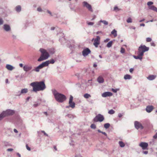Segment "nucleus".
Instances as JSON below:
<instances>
[{"label":"nucleus","instance_id":"nucleus-1","mask_svg":"<svg viewBox=\"0 0 157 157\" xmlns=\"http://www.w3.org/2000/svg\"><path fill=\"white\" fill-rule=\"evenodd\" d=\"M30 86L33 87V91L37 92L44 90L46 88V85L44 81L35 82L31 83Z\"/></svg>","mask_w":157,"mask_h":157},{"label":"nucleus","instance_id":"nucleus-2","mask_svg":"<svg viewBox=\"0 0 157 157\" xmlns=\"http://www.w3.org/2000/svg\"><path fill=\"white\" fill-rule=\"evenodd\" d=\"M52 91L56 100L58 102H62L66 100V97L64 95L58 93L55 89L52 90Z\"/></svg>","mask_w":157,"mask_h":157},{"label":"nucleus","instance_id":"nucleus-3","mask_svg":"<svg viewBox=\"0 0 157 157\" xmlns=\"http://www.w3.org/2000/svg\"><path fill=\"white\" fill-rule=\"evenodd\" d=\"M39 51L41 53V55L40 57L38 59V61L40 62L46 59L49 57V54L46 50L41 48L40 49Z\"/></svg>","mask_w":157,"mask_h":157},{"label":"nucleus","instance_id":"nucleus-4","mask_svg":"<svg viewBox=\"0 0 157 157\" xmlns=\"http://www.w3.org/2000/svg\"><path fill=\"white\" fill-rule=\"evenodd\" d=\"M149 49V47H147L145 45H141L139 47L138 52L140 53L141 55L144 56V53L148 51Z\"/></svg>","mask_w":157,"mask_h":157},{"label":"nucleus","instance_id":"nucleus-5","mask_svg":"<svg viewBox=\"0 0 157 157\" xmlns=\"http://www.w3.org/2000/svg\"><path fill=\"white\" fill-rule=\"evenodd\" d=\"M2 113L5 117L8 116L13 115L14 113V111L13 110L7 109L5 111H3Z\"/></svg>","mask_w":157,"mask_h":157},{"label":"nucleus","instance_id":"nucleus-6","mask_svg":"<svg viewBox=\"0 0 157 157\" xmlns=\"http://www.w3.org/2000/svg\"><path fill=\"white\" fill-rule=\"evenodd\" d=\"M104 119V118L102 115L101 114H98L94 118V122L99 121L101 122Z\"/></svg>","mask_w":157,"mask_h":157},{"label":"nucleus","instance_id":"nucleus-7","mask_svg":"<svg viewBox=\"0 0 157 157\" xmlns=\"http://www.w3.org/2000/svg\"><path fill=\"white\" fill-rule=\"evenodd\" d=\"M100 37L98 36H97L96 38H93L92 39V41L94 40L93 45L96 48L98 47V45L100 43Z\"/></svg>","mask_w":157,"mask_h":157},{"label":"nucleus","instance_id":"nucleus-8","mask_svg":"<svg viewBox=\"0 0 157 157\" xmlns=\"http://www.w3.org/2000/svg\"><path fill=\"white\" fill-rule=\"evenodd\" d=\"M73 99V96L71 95L69 102V105L66 106V108H68L69 107H71L72 108H75V104L74 102L72 101Z\"/></svg>","mask_w":157,"mask_h":157},{"label":"nucleus","instance_id":"nucleus-9","mask_svg":"<svg viewBox=\"0 0 157 157\" xmlns=\"http://www.w3.org/2000/svg\"><path fill=\"white\" fill-rule=\"evenodd\" d=\"M82 4L83 7H86L89 11L92 12H93L91 5L86 2L84 1L82 2Z\"/></svg>","mask_w":157,"mask_h":157},{"label":"nucleus","instance_id":"nucleus-10","mask_svg":"<svg viewBox=\"0 0 157 157\" xmlns=\"http://www.w3.org/2000/svg\"><path fill=\"white\" fill-rule=\"evenodd\" d=\"M43 62L41 64L39 65L37 67H35V68L32 70V71H35L37 72H38L40 71V69H42L43 67H45V65L44 64Z\"/></svg>","mask_w":157,"mask_h":157},{"label":"nucleus","instance_id":"nucleus-11","mask_svg":"<svg viewBox=\"0 0 157 157\" xmlns=\"http://www.w3.org/2000/svg\"><path fill=\"white\" fill-rule=\"evenodd\" d=\"M90 52L91 51L90 49L88 48H86L83 50L82 54L85 57L87 56Z\"/></svg>","mask_w":157,"mask_h":157},{"label":"nucleus","instance_id":"nucleus-12","mask_svg":"<svg viewBox=\"0 0 157 157\" xmlns=\"http://www.w3.org/2000/svg\"><path fill=\"white\" fill-rule=\"evenodd\" d=\"M134 125L135 128L137 129L139 128L142 129L143 128V127L142 126L141 124L137 121H135V122Z\"/></svg>","mask_w":157,"mask_h":157},{"label":"nucleus","instance_id":"nucleus-13","mask_svg":"<svg viewBox=\"0 0 157 157\" xmlns=\"http://www.w3.org/2000/svg\"><path fill=\"white\" fill-rule=\"evenodd\" d=\"M32 68V66L29 64L25 65L23 67L24 70L26 72H27L31 70Z\"/></svg>","mask_w":157,"mask_h":157},{"label":"nucleus","instance_id":"nucleus-14","mask_svg":"<svg viewBox=\"0 0 157 157\" xmlns=\"http://www.w3.org/2000/svg\"><path fill=\"white\" fill-rule=\"evenodd\" d=\"M113 95V94L109 92H106L103 93L101 94V96L104 98L107 97H110Z\"/></svg>","mask_w":157,"mask_h":157},{"label":"nucleus","instance_id":"nucleus-15","mask_svg":"<svg viewBox=\"0 0 157 157\" xmlns=\"http://www.w3.org/2000/svg\"><path fill=\"white\" fill-rule=\"evenodd\" d=\"M139 146L142 148L143 150H145L147 148L148 144L147 143L142 142L140 144Z\"/></svg>","mask_w":157,"mask_h":157},{"label":"nucleus","instance_id":"nucleus-16","mask_svg":"<svg viewBox=\"0 0 157 157\" xmlns=\"http://www.w3.org/2000/svg\"><path fill=\"white\" fill-rule=\"evenodd\" d=\"M55 62V61L53 59H52L50 60H48L45 62H44L43 63H44V65L45 67L48 66L49 64H53Z\"/></svg>","mask_w":157,"mask_h":157},{"label":"nucleus","instance_id":"nucleus-17","mask_svg":"<svg viewBox=\"0 0 157 157\" xmlns=\"http://www.w3.org/2000/svg\"><path fill=\"white\" fill-rule=\"evenodd\" d=\"M3 29L6 32H9L11 30L10 25L7 24H5L3 26Z\"/></svg>","mask_w":157,"mask_h":157},{"label":"nucleus","instance_id":"nucleus-18","mask_svg":"<svg viewBox=\"0 0 157 157\" xmlns=\"http://www.w3.org/2000/svg\"><path fill=\"white\" fill-rule=\"evenodd\" d=\"M137 54L138 55L137 56H134V58L136 59H139L140 60V61H141L143 58V56L141 55H140V53L138 52H137Z\"/></svg>","mask_w":157,"mask_h":157},{"label":"nucleus","instance_id":"nucleus-19","mask_svg":"<svg viewBox=\"0 0 157 157\" xmlns=\"http://www.w3.org/2000/svg\"><path fill=\"white\" fill-rule=\"evenodd\" d=\"M153 108L152 106H148L147 107L146 110L148 113L151 112L153 109Z\"/></svg>","mask_w":157,"mask_h":157},{"label":"nucleus","instance_id":"nucleus-20","mask_svg":"<svg viewBox=\"0 0 157 157\" xmlns=\"http://www.w3.org/2000/svg\"><path fill=\"white\" fill-rule=\"evenodd\" d=\"M97 81L99 83H103L104 82V79L102 77L100 76L98 77Z\"/></svg>","mask_w":157,"mask_h":157},{"label":"nucleus","instance_id":"nucleus-21","mask_svg":"<svg viewBox=\"0 0 157 157\" xmlns=\"http://www.w3.org/2000/svg\"><path fill=\"white\" fill-rule=\"evenodd\" d=\"M6 68L9 70L12 71L14 69V67L12 66L10 64H6Z\"/></svg>","mask_w":157,"mask_h":157},{"label":"nucleus","instance_id":"nucleus-22","mask_svg":"<svg viewBox=\"0 0 157 157\" xmlns=\"http://www.w3.org/2000/svg\"><path fill=\"white\" fill-rule=\"evenodd\" d=\"M15 9L16 12L19 13L21 11V6L20 5H17L15 7Z\"/></svg>","mask_w":157,"mask_h":157},{"label":"nucleus","instance_id":"nucleus-23","mask_svg":"<svg viewBox=\"0 0 157 157\" xmlns=\"http://www.w3.org/2000/svg\"><path fill=\"white\" fill-rule=\"evenodd\" d=\"M156 76L153 75H150L147 78V79L149 80H152L154 79Z\"/></svg>","mask_w":157,"mask_h":157},{"label":"nucleus","instance_id":"nucleus-24","mask_svg":"<svg viewBox=\"0 0 157 157\" xmlns=\"http://www.w3.org/2000/svg\"><path fill=\"white\" fill-rule=\"evenodd\" d=\"M21 93L22 94H24L27 93L28 91V90L27 88H24L21 90Z\"/></svg>","mask_w":157,"mask_h":157},{"label":"nucleus","instance_id":"nucleus-25","mask_svg":"<svg viewBox=\"0 0 157 157\" xmlns=\"http://www.w3.org/2000/svg\"><path fill=\"white\" fill-rule=\"evenodd\" d=\"M149 9L157 12V8L154 6H149Z\"/></svg>","mask_w":157,"mask_h":157},{"label":"nucleus","instance_id":"nucleus-26","mask_svg":"<svg viewBox=\"0 0 157 157\" xmlns=\"http://www.w3.org/2000/svg\"><path fill=\"white\" fill-rule=\"evenodd\" d=\"M132 78L131 76L129 75H126L124 76V78L125 79H130Z\"/></svg>","mask_w":157,"mask_h":157},{"label":"nucleus","instance_id":"nucleus-27","mask_svg":"<svg viewBox=\"0 0 157 157\" xmlns=\"http://www.w3.org/2000/svg\"><path fill=\"white\" fill-rule=\"evenodd\" d=\"M119 144L120 147H123L125 146V144L122 141H120Z\"/></svg>","mask_w":157,"mask_h":157},{"label":"nucleus","instance_id":"nucleus-28","mask_svg":"<svg viewBox=\"0 0 157 157\" xmlns=\"http://www.w3.org/2000/svg\"><path fill=\"white\" fill-rule=\"evenodd\" d=\"M111 33L113 35L114 37H116L117 36V32L115 29L111 32Z\"/></svg>","mask_w":157,"mask_h":157},{"label":"nucleus","instance_id":"nucleus-29","mask_svg":"<svg viewBox=\"0 0 157 157\" xmlns=\"http://www.w3.org/2000/svg\"><path fill=\"white\" fill-rule=\"evenodd\" d=\"M113 41H109L108 43L107 44L106 46L108 48H110L111 47L112 45Z\"/></svg>","mask_w":157,"mask_h":157},{"label":"nucleus","instance_id":"nucleus-30","mask_svg":"<svg viewBox=\"0 0 157 157\" xmlns=\"http://www.w3.org/2000/svg\"><path fill=\"white\" fill-rule=\"evenodd\" d=\"M83 96L85 98L87 99V98H88L90 97L91 95L90 94H89L86 93V94H85Z\"/></svg>","mask_w":157,"mask_h":157},{"label":"nucleus","instance_id":"nucleus-31","mask_svg":"<svg viewBox=\"0 0 157 157\" xmlns=\"http://www.w3.org/2000/svg\"><path fill=\"white\" fill-rule=\"evenodd\" d=\"M110 126V124L109 123H106L104 125V127L106 129L108 128Z\"/></svg>","mask_w":157,"mask_h":157},{"label":"nucleus","instance_id":"nucleus-32","mask_svg":"<svg viewBox=\"0 0 157 157\" xmlns=\"http://www.w3.org/2000/svg\"><path fill=\"white\" fill-rule=\"evenodd\" d=\"M99 22H102L105 25H108V22L105 20H101Z\"/></svg>","mask_w":157,"mask_h":157},{"label":"nucleus","instance_id":"nucleus-33","mask_svg":"<svg viewBox=\"0 0 157 157\" xmlns=\"http://www.w3.org/2000/svg\"><path fill=\"white\" fill-rule=\"evenodd\" d=\"M115 113V111L113 109H111L108 111V113L110 114H113Z\"/></svg>","mask_w":157,"mask_h":157},{"label":"nucleus","instance_id":"nucleus-34","mask_svg":"<svg viewBox=\"0 0 157 157\" xmlns=\"http://www.w3.org/2000/svg\"><path fill=\"white\" fill-rule=\"evenodd\" d=\"M153 4V2H152L150 1L147 2V5L148 6V8H149V6H151V5H152Z\"/></svg>","mask_w":157,"mask_h":157},{"label":"nucleus","instance_id":"nucleus-35","mask_svg":"<svg viewBox=\"0 0 157 157\" xmlns=\"http://www.w3.org/2000/svg\"><path fill=\"white\" fill-rule=\"evenodd\" d=\"M127 22L128 23H132V19L130 17L128 18L127 20Z\"/></svg>","mask_w":157,"mask_h":157},{"label":"nucleus","instance_id":"nucleus-36","mask_svg":"<svg viewBox=\"0 0 157 157\" xmlns=\"http://www.w3.org/2000/svg\"><path fill=\"white\" fill-rule=\"evenodd\" d=\"M125 49L124 48H123L122 47L121 48V51H120L121 53H124L125 52Z\"/></svg>","mask_w":157,"mask_h":157},{"label":"nucleus","instance_id":"nucleus-37","mask_svg":"<svg viewBox=\"0 0 157 157\" xmlns=\"http://www.w3.org/2000/svg\"><path fill=\"white\" fill-rule=\"evenodd\" d=\"M90 127L92 128L95 129L96 128V126L94 124H91V125L90 126Z\"/></svg>","mask_w":157,"mask_h":157},{"label":"nucleus","instance_id":"nucleus-38","mask_svg":"<svg viewBox=\"0 0 157 157\" xmlns=\"http://www.w3.org/2000/svg\"><path fill=\"white\" fill-rule=\"evenodd\" d=\"M17 94L16 95L17 96H21V95H22V94L21 93V91H18L17 93Z\"/></svg>","mask_w":157,"mask_h":157},{"label":"nucleus","instance_id":"nucleus-39","mask_svg":"<svg viewBox=\"0 0 157 157\" xmlns=\"http://www.w3.org/2000/svg\"><path fill=\"white\" fill-rule=\"evenodd\" d=\"M40 105V103H37L36 104H35L33 105V106L34 107H36Z\"/></svg>","mask_w":157,"mask_h":157},{"label":"nucleus","instance_id":"nucleus-40","mask_svg":"<svg viewBox=\"0 0 157 157\" xmlns=\"http://www.w3.org/2000/svg\"><path fill=\"white\" fill-rule=\"evenodd\" d=\"M37 10L39 12H41L43 11L41 8L40 7H38L37 9Z\"/></svg>","mask_w":157,"mask_h":157},{"label":"nucleus","instance_id":"nucleus-41","mask_svg":"<svg viewBox=\"0 0 157 157\" xmlns=\"http://www.w3.org/2000/svg\"><path fill=\"white\" fill-rule=\"evenodd\" d=\"M151 41V39L150 37H147L146 38V41L147 42H150Z\"/></svg>","mask_w":157,"mask_h":157},{"label":"nucleus","instance_id":"nucleus-42","mask_svg":"<svg viewBox=\"0 0 157 157\" xmlns=\"http://www.w3.org/2000/svg\"><path fill=\"white\" fill-rule=\"evenodd\" d=\"M4 21L2 18H0V25H2L3 24Z\"/></svg>","mask_w":157,"mask_h":157},{"label":"nucleus","instance_id":"nucleus-43","mask_svg":"<svg viewBox=\"0 0 157 157\" xmlns=\"http://www.w3.org/2000/svg\"><path fill=\"white\" fill-rule=\"evenodd\" d=\"M118 90L117 89H114L113 88H112V90L114 93H116L117 90Z\"/></svg>","mask_w":157,"mask_h":157},{"label":"nucleus","instance_id":"nucleus-44","mask_svg":"<svg viewBox=\"0 0 157 157\" xmlns=\"http://www.w3.org/2000/svg\"><path fill=\"white\" fill-rule=\"evenodd\" d=\"M4 116L3 115L2 113L0 114V121L2 120L4 117Z\"/></svg>","mask_w":157,"mask_h":157},{"label":"nucleus","instance_id":"nucleus-45","mask_svg":"<svg viewBox=\"0 0 157 157\" xmlns=\"http://www.w3.org/2000/svg\"><path fill=\"white\" fill-rule=\"evenodd\" d=\"M26 149L29 151H30L31 150V148H30L29 147L27 144H26Z\"/></svg>","mask_w":157,"mask_h":157},{"label":"nucleus","instance_id":"nucleus-46","mask_svg":"<svg viewBox=\"0 0 157 157\" xmlns=\"http://www.w3.org/2000/svg\"><path fill=\"white\" fill-rule=\"evenodd\" d=\"M67 116L69 118H73V116L71 114H68Z\"/></svg>","mask_w":157,"mask_h":157},{"label":"nucleus","instance_id":"nucleus-47","mask_svg":"<svg viewBox=\"0 0 157 157\" xmlns=\"http://www.w3.org/2000/svg\"><path fill=\"white\" fill-rule=\"evenodd\" d=\"M41 132H42L44 134V135H45V136H48V135L44 131H41Z\"/></svg>","mask_w":157,"mask_h":157},{"label":"nucleus","instance_id":"nucleus-48","mask_svg":"<svg viewBox=\"0 0 157 157\" xmlns=\"http://www.w3.org/2000/svg\"><path fill=\"white\" fill-rule=\"evenodd\" d=\"M153 138L155 139L157 138V132H156L155 135L153 136Z\"/></svg>","mask_w":157,"mask_h":157},{"label":"nucleus","instance_id":"nucleus-49","mask_svg":"<svg viewBox=\"0 0 157 157\" xmlns=\"http://www.w3.org/2000/svg\"><path fill=\"white\" fill-rule=\"evenodd\" d=\"M94 23L92 22H89L88 23V25H94Z\"/></svg>","mask_w":157,"mask_h":157},{"label":"nucleus","instance_id":"nucleus-50","mask_svg":"<svg viewBox=\"0 0 157 157\" xmlns=\"http://www.w3.org/2000/svg\"><path fill=\"white\" fill-rule=\"evenodd\" d=\"M13 149L12 148H8L7 149V151H13Z\"/></svg>","mask_w":157,"mask_h":157},{"label":"nucleus","instance_id":"nucleus-51","mask_svg":"<svg viewBox=\"0 0 157 157\" xmlns=\"http://www.w3.org/2000/svg\"><path fill=\"white\" fill-rule=\"evenodd\" d=\"M114 10H119V9L117 6H115L114 8Z\"/></svg>","mask_w":157,"mask_h":157},{"label":"nucleus","instance_id":"nucleus-52","mask_svg":"<svg viewBox=\"0 0 157 157\" xmlns=\"http://www.w3.org/2000/svg\"><path fill=\"white\" fill-rule=\"evenodd\" d=\"M151 46H153L154 47H155V44L154 42H151Z\"/></svg>","mask_w":157,"mask_h":157},{"label":"nucleus","instance_id":"nucleus-53","mask_svg":"<svg viewBox=\"0 0 157 157\" xmlns=\"http://www.w3.org/2000/svg\"><path fill=\"white\" fill-rule=\"evenodd\" d=\"M143 153L145 155H146L148 154V151H143Z\"/></svg>","mask_w":157,"mask_h":157},{"label":"nucleus","instance_id":"nucleus-54","mask_svg":"<svg viewBox=\"0 0 157 157\" xmlns=\"http://www.w3.org/2000/svg\"><path fill=\"white\" fill-rule=\"evenodd\" d=\"M47 12H48V13L51 16H52V14L51 12L49 10H47Z\"/></svg>","mask_w":157,"mask_h":157},{"label":"nucleus","instance_id":"nucleus-55","mask_svg":"<svg viewBox=\"0 0 157 157\" xmlns=\"http://www.w3.org/2000/svg\"><path fill=\"white\" fill-rule=\"evenodd\" d=\"M133 68H131L129 70V71L130 73H132L133 71Z\"/></svg>","mask_w":157,"mask_h":157},{"label":"nucleus","instance_id":"nucleus-56","mask_svg":"<svg viewBox=\"0 0 157 157\" xmlns=\"http://www.w3.org/2000/svg\"><path fill=\"white\" fill-rule=\"evenodd\" d=\"M12 37L13 39H16V36L14 35H13L12 36Z\"/></svg>","mask_w":157,"mask_h":157},{"label":"nucleus","instance_id":"nucleus-57","mask_svg":"<svg viewBox=\"0 0 157 157\" xmlns=\"http://www.w3.org/2000/svg\"><path fill=\"white\" fill-rule=\"evenodd\" d=\"M109 40V39L107 38V39H106V40H104V41L105 42H108Z\"/></svg>","mask_w":157,"mask_h":157},{"label":"nucleus","instance_id":"nucleus-58","mask_svg":"<svg viewBox=\"0 0 157 157\" xmlns=\"http://www.w3.org/2000/svg\"><path fill=\"white\" fill-rule=\"evenodd\" d=\"M101 133L102 134H103L104 135H105V136H107V135L106 133L105 132H102Z\"/></svg>","mask_w":157,"mask_h":157},{"label":"nucleus","instance_id":"nucleus-59","mask_svg":"<svg viewBox=\"0 0 157 157\" xmlns=\"http://www.w3.org/2000/svg\"><path fill=\"white\" fill-rule=\"evenodd\" d=\"M118 116L119 117H122V115L121 113H119L118 114Z\"/></svg>","mask_w":157,"mask_h":157},{"label":"nucleus","instance_id":"nucleus-60","mask_svg":"<svg viewBox=\"0 0 157 157\" xmlns=\"http://www.w3.org/2000/svg\"><path fill=\"white\" fill-rule=\"evenodd\" d=\"M97 64H96V63H95L94 64H93V67H97Z\"/></svg>","mask_w":157,"mask_h":157},{"label":"nucleus","instance_id":"nucleus-61","mask_svg":"<svg viewBox=\"0 0 157 157\" xmlns=\"http://www.w3.org/2000/svg\"><path fill=\"white\" fill-rule=\"evenodd\" d=\"M16 154L19 157H21V155L19 153H17Z\"/></svg>","mask_w":157,"mask_h":157},{"label":"nucleus","instance_id":"nucleus-62","mask_svg":"<svg viewBox=\"0 0 157 157\" xmlns=\"http://www.w3.org/2000/svg\"><path fill=\"white\" fill-rule=\"evenodd\" d=\"M13 131H14V132H15V133H17V132H18V131L16 129H13Z\"/></svg>","mask_w":157,"mask_h":157},{"label":"nucleus","instance_id":"nucleus-63","mask_svg":"<svg viewBox=\"0 0 157 157\" xmlns=\"http://www.w3.org/2000/svg\"><path fill=\"white\" fill-rule=\"evenodd\" d=\"M102 33V32H101V31H98V32H97L96 34H99V33Z\"/></svg>","mask_w":157,"mask_h":157},{"label":"nucleus","instance_id":"nucleus-64","mask_svg":"<svg viewBox=\"0 0 157 157\" xmlns=\"http://www.w3.org/2000/svg\"><path fill=\"white\" fill-rule=\"evenodd\" d=\"M19 66L20 67H23V65L22 63H20L19 64Z\"/></svg>","mask_w":157,"mask_h":157}]
</instances>
